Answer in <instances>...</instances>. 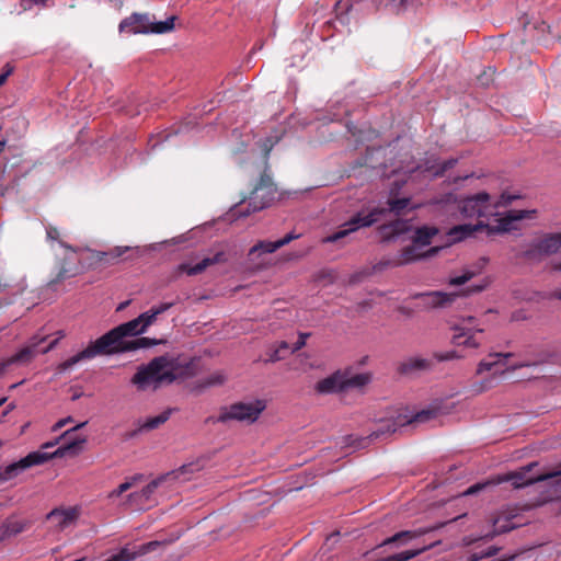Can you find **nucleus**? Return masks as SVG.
I'll return each instance as SVG.
<instances>
[{"label":"nucleus","instance_id":"obj_1","mask_svg":"<svg viewBox=\"0 0 561 561\" xmlns=\"http://www.w3.org/2000/svg\"><path fill=\"white\" fill-rule=\"evenodd\" d=\"M141 333L145 332L142 331L137 318L122 323L96 339L94 342H91L78 354L62 362L59 368L61 370H67L81 360L92 359L99 355L131 352L140 348H149L159 344V341L144 336L130 341L126 340L128 336H136Z\"/></svg>","mask_w":561,"mask_h":561},{"label":"nucleus","instance_id":"obj_2","mask_svg":"<svg viewBox=\"0 0 561 561\" xmlns=\"http://www.w3.org/2000/svg\"><path fill=\"white\" fill-rule=\"evenodd\" d=\"M85 423H81L75 426L71 430L66 431L61 438L65 439V443L58 447L54 453H42V451H33L27 456L19 460L18 462H13L7 466L1 471V479L3 481L10 480L18 476L21 471L31 468L33 466L42 465L48 461L51 458H61L65 456H77L81 449L82 445L85 443V437L81 435H77L76 432L78 428L84 426Z\"/></svg>","mask_w":561,"mask_h":561},{"label":"nucleus","instance_id":"obj_3","mask_svg":"<svg viewBox=\"0 0 561 561\" xmlns=\"http://www.w3.org/2000/svg\"><path fill=\"white\" fill-rule=\"evenodd\" d=\"M259 180L248 194H243L232 211L238 217H248L253 213L267 208L275 201L277 187L270 173L268 150L265 152Z\"/></svg>","mask_w":561,"mask_h":561},{"label":"nucleus","instance_id":"obj_4","mask_svg":"<svg viewBox=\"0 0 561 561\" xmlns=\"http://www.w3.org/2000/svg\"><path fill=\"white\" fill-rule=\"evenodd\" d=\"M388 207L376 206L370 209H362L353 215L346 222L341 226V229L322 239V243H334L347 237L352 232L357 231L359 228L370 227L374 224L386 218L388 214L400 215L410 205L409 198L389 199Z\"/></svg>","mask_w":561,"mask_h":561},{"label":"nucleus","instance_id":"obj_5","mask_svg":"<svg viewBox=\"0 0 561 561\" xmlns=\"http://www.w3.org/2000/svg\"><path fill=\"white\" fill-rule=\"evenodd\" d=\"M520 196L510 193H502L494 199L489 193L480 192L462 198L459 202V211L465 218H490L500 216L499 209L507 207L513 201Z\"/></svg>","mask_w":561,"mask_h":561},{"label":"nucleus","instance_id":"obj_6","mask_svg":"<svg viewBox=\"0 0 561 561\" xmlns=\"http://www.w3.org/2000/svg\"><path fill=\"white\" fill-rule=\"evenodd\" d=\"M175 380V375L170 368L167 357L159 356L150 360L147 365L140 366L131 378V383L139 390L149 388L157 389L163 383H171Z\"/></svg>","mask_w":561,"mask_h":561},{"label":"nucleus","instance_id":"obj_7","mask_svg":"<svg viewBox=\"0 0 561 561\" xmlns=\"http://www.w3.org/2000/svg\"><path fill=\"white\" fill-rule=\"evenodd\" d=\"M369 374H353L350 369L336 370L314 385L318 394L327 396L344 392L348 389L362 388L370 381Z\"/></svg>","mask_w":561,"mask_h":561},{"label":"nucleus","instance_id":"obj_8","mask_svg":"<svg viewBox=\"0 0 561 561\" xmlns=\"http://www.w3.org/2000/svg\"><path fill=\"white\" fill-rule=\"evenodd\" d=\"M176 16L172 15L165 21L157 22L150 13H133L123 19L118 25L121 33L129 34H164L174 28Z\"/></svg>","mask_w":561,"mask_h":561},{"label":"nucleus","instance_id":"obj_9","mask_svg":"<svg viewBox=\"0 0 561 561\" xmlns=\"http://www.w3.org/2000/svg\"><path fill=\"white\" fill-rule=\"evenodd\" d=\"M561 249V231L546 232L523 244L518 257L530 263H540Z\"/></svg>","mask_w":561,"mask_h":561},{"label":"nucleus","instance_id":"obj_10","mask_svg":"<svg viewBox=\"0 0 561 561\" xmlns=\"http://www.w3.org/2000/svg\"><path fill=\"white\" fill-rule=\"evenodd\" d=\"M535 467H537V462H531L515 471L507 472L499 477V482H511L514 489H522L536 482L547 480L561 482V468L546 473L531 474L530 472Z\"/></svg>","mask_w":561,"mask_h":561},{"label":"nucleus","instance_id":"obj_11","mask_svg":"<svg viewBox=\"0 0 561 561\" xmlns=\"http://www.w3.org/2000/svg\"><path fill=\"white\" fill-rule=\"evenodd\" d=\"M265 408L266 405L263 400L233 403L220 410L217 422L227 423L229 421H239L254 423Z\"/></svg>","mask_w":561,"mask_h":561},{"label":"nucleus","instance_id":"obj_12","mask_svg":"<svg viewBox=\"0 0 561 561\" xmlns=\"http://www.w3.org/2000/svg\"><path fill=\"white\" fill-rule=\"evenodd\" d=\"M537 216L536 209H512L504 213L496 219V225L485 224V231L488 236L497 233H505L517 229L516 222L524 219H533Z\"/></svg>","mask_w":561,"mask_h":561},{"label":"nucleus","instance_id":"obj_13","mask_svg":"<svg viewBox=\"0 0 561 561\" xmlns=\"http://www.w3.org/2000/svg\"><path fill=\"white\" fill-rule=\"evenodd\" d=\"M187 467L183 466L179 470L170 471L165 474H162L151 482H149L142 490L138 492H133L128 495V501L138 506L145 505L150 499L151 495L157 491V489L164 483H171L180 478V476L186 472Z\"/></svg>","mask_w":561,"mask_h":561},{"label":"nucleus","instance_id":"obj_14","mask_svg":"<svg viewBox=\"0 0 561 561\" xmlns=\"http://www.w3.org/2000/svg\"><path fill=\"white\" fill-rule=\"evenodd\" d=\"M476 318L468 317L458 325L454 327L457 332L453 336V343L457 346H466L477 348L481 345V341L477 337V333H482V328L476 327Z\"/></svg>","mask_w":561,"mask_h":561},{"label":"nucleus","instance_id":"obj_15","mask_svg":"<svg viewBox=\"0 0 561 561\" xmlns=\"http://www.w3.org/2000/svg\"><path fill=\"white\" fill-rule=\"evenodd\" d=\"M84 271V266L81 264V257L79 253L70 250L66 253L65 257L59 262L57 274L48 283L49 287L55 286L64 282L65 279L75 277Z\"/></svg>","mask_w":561,"mask_h":561},{"label":"nucleus","instance_id":"obj_16","mask_svg":"<svg viewBox=\"0 0 561 561\" xmlns=\"http://www.w3.org/2000/svg\"><path fill=\"white\" fill-rule=\"evenodd\" d=\"M512 353H493L489 354L488 357L482 359L477 368V374L481 375L484 371H492L493 375H503L506 370H515L522 367L530 366L531 364L526 362H520L517 364L512 365L511 367L505 368L504 364L502 363V358L506 359L508 357H512Z\"/></svg>","mask_w":561,"mask_h":561},{"label":"nucleus","instance_id":"obj_17","mask_svg":"<svg viewBox=\"0 0 561 561\" xmlns=\"http://www.w3.org/2000/svg\"><path fill=\"white\" fill-rule=\"evenodd\" d=\"M80 516L78 506L57 507L46 515V520L56 531H62L73 525Z\"/></svg>","mask_w":561,"mask_h":561},{"label":"nucleus","instance_id":"obj_18","mask_svg":"<svg viewBox=\"0 0 561 561\" xmlns=\"http://www.w3.org/2000/svg\"><path fill=\"white\" fill-rule=\"evenodd\" d=\"M440 247H432L431 249L423 251L417 244L414 242L411 245L403 248L390 262L391 266H401L405 264H410L412 262L432 257L436 255L440 251Z\"/></svg>","mask_w":561,"mask_h":561},{"label":"nucleus","instance_id":"obj_19","mask_svg":"<svg viewBox=\"0 0 561 561\" xmlns=\"http://www.w3.org/2000/svg\"><path fill=\"white\" fill-rule=\"evenodd\" d=\"M226 261H227L226 254L224 252H217L213 256L204 257L201 262H198L194 265H192L190 263H182L179 265L178 270L181 273H185V274L192 276V275L201 274L207 267H209L214 264L224 263Z\"/></svg>","mask_w":561,"mask_h":561},{"label":"nucleus","instance_id":"obj_20","mask_svg":"<svg viewBox=\"0 0 561 561\" xmlns=\"http://www.w3.org/2000/svg\"><path fill=\"white\" fill-rule=\"evenodd\" d=\"M404 425L405 423L403 422L401 415H399L397 419L382 420L378 424L377 428L370 433L368 438L373 440L387 438L391 434L396 433L399 427H402Z\"/></svg>","mask_w":561,"mask_h":561},{"label":"nucleus","instance_id":"obj_21","mask_svg":"<svg viewBox=\"0 0 561 561\" xmlns=\"http://www.w3.org/2000/svg\"><path fill=\"white\" fill-rule=\"evenodd\" d=\"M485 230V222L482 220L477 224H462L454 226L449 229L448 236L454 242H460L471 236H473L478 231Z\"/></svg>","mask_w":561,"mask_h":561},{"label":"nucleus","instance_id":"obj_22","mask_svg":"<svg viewBox=\"0 0 561 561\" xmlns=\"http://www.w3.org/2000/svg\"><path fill=\"white\" fill-rule=\"evenodd\" d=\"M36 344L27 345L21 348L18 353L9 357L8 359L0 363V374L4 371V369L12 364H27L30 363L35 355L38 353L36 348Z\"/></svg>","mask_w":561,"mask_h":561},{"label":"nucleus","instance_id":"obj_23","mask_svg":"<svg viewBox=\"0 0 561 561\" xmlns=\"http://www.w3.org/2000/svg\"><path fill=\"white\" fill-rule=\"evenodd\" d=\"M456 294H447L443 291H431L421 294L420 298L423 300L424 306L430 308H443L450 305L455 298Z\"/></svg>","mask_w":561,"mask_h":561},{"label":"nucleus","instance_id":"obj_24","mask_svg":"<svg viewBox=\"0 0 561 561\" xmlns=\"http://www.w3.org/2000/svg\"><path fill=\"white\" fill-rule=\"evenodd\" d=\"M411 229L409 220L396 219L389 224L379 227V232L383 240H391L408 232Z\"/></svg>","mask_w":561,"mask_h":561},{"label":"nucleus","instance_id":"obj_25","mask_svg":"<svg viewBox=\"0 0 561 561\" xmlns=\"http://www.w3.org/2000/svg\"><path fill=\"white\" fill-rule=\"evenodd\" d=\"M129 250V247H115L114 249L103 252V251H94L92 252V259L95 262L103 264H114L118 261V259Z\"/></svg>","mask_w":561,"mask_h":561},{"label":"nucleus","instance_id":"obj_26","mask_svg":"<svg viewBox=\"0 0 561 561\" xmlns=\"http://www.w3.org/2000/svg\"><path fill=\"white\" fill-rule=\"evenodd\" d=\"M438 233V229L435 227L423 226L417 228L412 237V242L417 244L421 249L431 244L432 239Z\"/></svg>","mask_w":561,"mask_h":561},{"label":"nucleus","instance_id":"obj_27","mask_svg":"<svg viewBox=\"0 0 561 561\" xmlns=\"http://www.w3.org/2000/svg\"><path fill=\"white\" fill-rule=\"evenodd\" d=\"M432 367V360L430 359H426V358H419V357H414V358H410L405 362H403L400 367H399V371L401 374H411L415 370H427Z\"/></svg>","mask_w":561,"mask_h":561},{"label":"nucleus","instance_id":"obj_28","mask_svg":"<svg viewBox=\"0 0 561 561\" xmlns=\"http://www.w3.org/2000/svg\"><path fill=\"white\" fill-rule=\"evenodd\" d=\"M430 0H389L387 7L391 12L399 13L408 8H414L428 3Z\"/></svg>","mask_w":561,"mask_h":561},{"label":"nucleus","instance_id":"obj_29","mask_svg":"<svg viewBox=\"0 0 561 561\" xmlns=\"http://www.w3.org/2000/svg\"><path fill=\"white\" fill-rule=\"evenodd\" d=\"M438 415V409L437 408H431V409H424L415 413L412 417L407 419L405 416L403 419V422L407 424L411 423H425L431 420H434Z\"/></svg>","mask_w":561,"mask_h":561},{"label":"nucleus","instance_id":"obj_30","mask_svg":"<svg viewBox=\"0 0 561 561\" xmlns=\"http://www.w3.org/2000/svg\"><path fill=\"white\" fill-rule=\"evenodd\" d=\"M173 411V409H168L160 413L159 415L148 417L141 425V430L150 431L158 428L160 425L164 424L170 419Z\"/></svg>","mask_w":561,"mask_h":561},{"label":"nucleus","instance_id":"obj_31","mask_svg":"<svg viewBox=\"0 0 561 561\" xmlns=\"http://www.w3.org/2000/svg\"><path fill=\"white\" fill-rule=\"evenodd\" d=\"M3 525L10 537L16 536L23 531H25L30 527V522L27 520H13L7 518L3 522Z\"/></svg>","mask_w":561,"mask_h":561},{"label":"nucleus","instance_id":"obj_32","mask_svg":"<svg viewBox=\"0 0 561 561\" xmlns=\"http://www.w3.org/2000/svg\"><path fill=\"white\" fill-rule=\"evenodd\" d=\"M137 557H140L137 550H131L127 546L122 548L117 553L111 556L104 561H133Z\"/></svg>","mask_w":561,"mask_h":561},{"label":"nucleus","instance_id":"obj_33","mask_svg":"<svg viewBox=\"0 0 561 561\" xmlns=\"http://www.w3.org/2000/svg\"><path fill=\"white\" fill-rule=\"evenodd\" d=\"M423 549L417 550H407L399 553H394L391 556H388L386 558L379 559L378 561H408L416 556H419Z\"/></svg>","mask_w":561,"mask_h":561},{"label":"nucleus","instance_id":"obj_34","mask_svg":"<svg viewBox=\"0 0 561 561\" xmlns=\"http://www.w3.org/2000/svg\"><path fill=\"white\" fill-rule=\"evenodd\" d=\"M142 478L141 474H136L131 477L129 480L125 481L124 483H121L115 490H113L110 493V497H117L128 491L130 488H133L138 480Z\"/></svg>","mask_w":561,"mask_h":561},{"label":"nucleus","instance_id":"obj_35","mask_svg":"<svg viewBox=\"0 0 561 561\" xmlns=\"http://www.w3.org/2000/svg\"><path fill=\"white\" fill-rule=\"evenodd\" d=\"M511 529V527L508 526H503L501 527L499 530H494V531H490V533H486L482 536H480L479 538H473L471 536H466L463 537L462 541L466 546H470L472 543H474L476 541L478 540H481V539H492L495 535L497 534H501V533H505V531H508Z\"/></svg>","mask_w":561,"mask_h":561},{"label":"nucleus","instance_id":"obj_36","mask_svg":"<svg viewBox=\"0 0 561 561\" xmlns=\"http://www.w3.org/2000/svg\"><path fill=\"white\" fill-rule=\"evenodd\" d=\"M226 381V377L222 373L217 371L208 376L202 381V387H214V386H220Z\"/></svg>","mask_w":561,"mask_h":561},{"label":"nucleus","instance_id":"obj_37","mask_svg":"<svg viewBox=\"0 0 561 561\" xmlns=\"http://www.w3.org/2000/svg\"><path fill=\"white\" fill-rule=\"evenodd\" d=\"M275 244L276 241H261L250 250V254H254L255 252L273 253L277 250L273 247Z\"/></svg>","mask_w":561,"mask_h":561},{"label":"nucleus","instance_id":"obj_38","mask_svg":"<svg viewBox=\"0 0 561 561\" xmlns=\"http://www.w3.org/2000/svg\"><path fill=\"white\" fill-rule=\"evenodd\" d=\"M137 319L140 323L142 331L146 332L148 327H150L156 321L157 316L150 309V310L141 313L140 316H138Z\"/></svg>","mask_w":561,"mask_h":561},{"label":"nucleus","instance_id":"obj_39","mask_svg":"<svg viewBox=\"0 0 561 561\" xmlns=\"http://www.w3.org/2000/svg\"><path fill=\"white\" fill-rule=\"evenodd\" d=\"M499 549L494 546L489 547L486 550L476 551L470 554L468 561H479L483 558L492 557L497 553Z\"/></svg>","mask_w":561,"mask_h":561},{"label":"nucleus","instance_id":"obj_40","mask_svg":"<svg viewBox=\"0 0 561 561\" xmlns=\"http://www.w3.org/2000/svg\"><path fill=\"white\" fill-rule=\"evenodd\" d=\"M476 274L477 273L474 271H465L462 275L456 276V277H451L449 279V285H451V286L463 285L467 282H469L471 278H473L476 276Z\"/></svg>","mask_w":561,"mask_h":561},{"label":"nucleus","instance_id":"obj_41","mask_svg":"<svg viewBox=\"0 0 561 561\" xmlns=\"http://www.w3.org/2000/svg\"><path fill=\"white\" fill-rule=\"evenodd\" d=\"M416 536L415 533L413 531H409V530H405V531H400V533H397L396 535H393L392 537L386 539L382 545H388V543H392V542H396V541H399V540H407V539H411V538H414Z\"/></svg>","mask_w":561,"mask_h":561},{"label":"nucleus","instance_id":"obj_42","mask_svg":"<svg viewBox=\"0 0 561 561\" xmlns=\"http://www.w3.org/2000/svg\"><path fill=\"white\" fill-rule=\"evenodd\" d=\"M434 358L438 362L451 360L460 358V355L456 351L438 352L434 354Z\"/></svg>","mask_w":561,"mask_h":561},{"label":"nucleus","instance_id":"obj_43","mask_svg":"<svg viewBox=\"0 0 561 561\" xmlns=\"http://www.w3.org/2000/svg\"><path fill=\"white\" fill-rule=\"evenodd\" d=\"M159 546H160L159 541H150V542L144 543L138 547V553H139V556H145V554L156 550V548Z\"/></svg>","mask_w":561,"mask_h":561},{"label":"nucleus","instance_id":"obj_44","mask_svg":"<svg viewBox=\"0 0 561 561\" xmlns=\"http://www.w3.org/2000/svg\"><path fill=\"white\" fill-rule=\"evenodd\" d=\"M298 238H299V236L295 234L294 232L287 233L284 238L277 240L276 244L273 247H274V249H279Z\"/></svg>","mask_w":561,"mask_h":561},{"label":"nucleus","instance_id":"obj_45","mask_svg":"<svg viewBox=\"0 0 561 561\" xmlns=\"http://www.w3.org/2000/svg\"><path fill=\"white\" fill-rule=\"evenodd\" d=\"M309 336L310 333H299L298 340L293 345L291 353L301 350L306 345V341Z\"/></svg>","mask_w":561,"mask_h":561},{"label":"nucleus","instance_id":"obj_46","mask_svg":"<svg viewBox=\"0 0 561 561\" xmlns=\"http://www.w3.org/2000/svg\"><path fill=\"white\" fill-rule=\"evenodd\" d=\"M457 163V159H448L446 161H444L439 168L438 171H436V175H443L447 170L451 169L455 167V164Z\"/></svg>","mask_w":561,"mask_h":561},{"label":"nucleus","instance_id":"obj_47","mask_svg":"<svg viewBox=\"0 0 561 561\" xmlns=\"http://www.w3.org/2000/svg\"><path fill=\"white\" fill-rule=\"evenodd\" d=\"M288 348V344L286 342H280L279 346L272 353L271 357H270V362H277L279 359H282V355H280V352L283 350H287Z\"/></svg>","mask_w":561,"mask_h":561},{"label":"nucleus","instance_id":"obj_48","mask_svg":"<svg viewBox=\"0 0 561 561\" xmlns=\"http://www.w3.org/2000/svg\"><path fill=\"white\" fill-rule=\"evenodd\" d=\"M46 236L48 240L56 241L59 239L60 232L57 227L49 225L46 227Z\"/></svg>","mask_w":561,"mask_h":561},{"label":"nucleus","instance_id":"obj_49","mask_svg":"<svg viewBox=\"0 0 561 561\" xmlns=\"http://www.w3.org/2000/svg\"><path fill=\"white\" fill-rule=\"evenodd\" d=\"M173 306H174V302H163L157 307H152L151 310L158 317L159 314L168 311Z\"/></svg>","mask_w":561,"mask_h":561},{"label":"nucleus","instance_id":"obj_50","mask_svg":"<svg viewBox=\"0 0 561 561\" xmlns=\"http://www.w3.org/2000/svg\"><path fill=\"white\" fill-rule=\"evenodd\" d=\"M73 420L71 416H68V417H65V419H61L59 420L58 422H56L53 427H51V431L53 432H58L59 430H61L65 425H67L68 423H71Z\"/></svg>","mask_w":561,"mask_h":561},{"label":"nucleus","instance_id":"obj_51","mask_svg":"<svg viewBox=\"0 0 561 561\" xmlns=\"http://www.w3.org/2000/svg\"><path fill=\"white\" fill-rule=\"evenodd\" d=\"M488 286V283H484L482 285H478V286H473V287H469L467 288L466 290V295H469V294H472V293H480L482 291L483 289H485Z\"/></svg>","mask_w":561,"mask_h":561},{"label":"nucleus","instance_id":"obj_52","mask_svg":"<svg viewBox=\"0 0 561 561\" xmlns=\"http://www.w3.org/2000/svg\"><path fill=\"white\" fill-rule=\"evenodd\" d=\"M340 4H341V2L336 3L335 11H336L337 19H340L343 22V19L345 16L346 12L348 11V9L351 8V5L345 4V11H340Z\"/></svg>","mask_w":561,"mask_h":561},{"label":"nucleus","instance_id":"obj_53","mask_svg":"<svg viewBox=\"0 0 561 561\" xmlns=\"http://www.w3.org/2000/svg\"><path fill=\"white\" fill-rule=\"evenodd\" d=\"M5 68H7V69H5V71H3V72L0 75V87H1L2 84H4V82L7 81L8 77L11 75V72H12V70H13L11 67H9V65H7V66H5Z\"/></svg>","mask_w":561,"mask_h":561},{"label":"nucleus","instance_id":"obj_54","mask_svg":"<svg viewBox=\"0 0 561 561\" xmlns=\"http://www.w3.org/2000/svg\"><path fill=\"white\" fill-rule=\"evenodd\" d=\"M10 538L3 523L0 526V543Z\"/></svg>","mask_w":561,"mask_h":561},{"label":"nucleus","instance_id":"obj_55","mask_svg":"<svg viewBox=\"0 0 561 561\" xmlns=\"http://www.w3.org/2000/svg\"><path fill=\"white\" fill-rule=\"evenodd\" d=\"M483 486L481 484L471 485L466 492V495L474 494L480 491Z\"/></svg>","mask_w":561,"mask_h":561},{"label":"nucleus","instance_id":"obj_56","mask_svg":"<svg viewBox=\"0 0 561 561\" xmlns=\"http://www.w3.org/2000/svg\"><path fill=\"white\" fill-rule=\"evenodd\" d=\"M551 268L557 272H561V261H554L551 264Z\"/></svg>","mask_w":561,"mask_h":561},{"label":"nucleus","instance_id":"obj_57","mask_svg":"<svg viewBox=\"0 0 561 561\" xmlns=\"http://www.w3.org/2000/svg\"><path fill=\"white\" fill-rule=\"evenodd\" d=\"M32 4H45L47 0H27Z\"/></svg>","mask_w":561,"mask_h":561},{"label":"nucleus","instance_id":"obj_58","mask_svg":"<svg viewBox=\"0 0 561 561\" xmlns=\"http://www.w3.org/2000/svg\"><path fill=\"white\" fill-rule=\"evenodd\" d=\"M57 442H53V443H46L43 445L44 448H49V447H53L56 445Z\"/></svg>","mask_w":561,"mask_h":561},{"label":"nucleus","instance_id":"obj_59","mask_svg":"<svg viewBox=\"0 0 561 561\" xmlns=\"http://www.w3.org/2000/svg\"><path fill=\"white\" fill-rule=\"evenodd\" d=\"M552 296H553L554 298H557V299H560V300H561V290H559V291H554Z\"/></svg>","mask_w":561,"mask_h":561},{"label":"nucleus","instance_id":"obj_60","mask_svg":"<svg viewBox=\"0 0 561 561\" xmlns=\"http://www.w3.org/2000/svg\"><path fill=\"white\" fill-rule=\"evenodd\" d=\"M54 346V343H50L47 347H45L42 353H47L49 350H51Z\"/></svg>","mask_w":561,"mask_h":561},{"label":"nucleus","instance_id":"obj_61","mask_svg":"<svg viewBox=\"0 0 561 561\" xmlns=\"http://www.w3.org/2000/svg\"><path fill=\"white\" fill-rule=\"evenodd\" d=\"M4 146H5V142L4 141H0V153L3 151Z\"/></svg>","mask_w":561,"mask_h":561},{"label":"nucleus","instance_id":"obj_62","mask_svg":"<svg viewBox=\"0 0 561 561\" xmlns=\"http://www.w3.org/2000/svg\"><path fill=\"white\" fill-rule=\"evenodd\" d=\"M479 80L481 81V83L483 85H486L489 83V81L488 80L484 81L482 77H480Z\"/></svg>","mask_w":561,"mask_h":561},{"label":"nucleus","instance_id":"obj_63","mask_svg":"<svg viewBox=\"0 0 561 561\" xmlns=\"http://www.w3.org/2000/svg\"><path fill=\"white\" fill-rule=\"evenodd\" d=\"M5 401H7V399H5V398L0 399V407H2V404H3Z\"/></svg>","mask_w":561,"mask_h":561},{"label":"nucleus","instance_id":"obj_64","mask_svg":"<svg viewBox=\"0 0 561 561\" xmlns=\"http://www.w3.org/2000/svg\"><path fill=\"white\" fill-rule=\"evenodd\" d=\"M488 387H489V386H483V387L480 389V391L485 390Z\"/></svg>","mask_w":561,"mask_h":561}]
</instances>
